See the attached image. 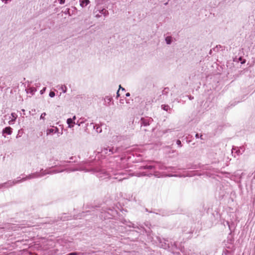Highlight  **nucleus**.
<instances>
[{
  "instance_id": "obj_1",
  "label": "nucleus",
  "mask_w": 255,
  "mask_h": 255,
  "mask_svg": "<svg viewBox=\"0 0 255 255\" xmlns=\"http://www.w3.org/2000/svg\"><path fill=\"white\" fill-rule=\"evenodd\" d=\"M58 131V128L56 127H53L51 128L48 129L46 131L47 134L55 133Z\"/></svg>"
},
{
  "instance_id": "obj_2",
  "label": "nucleus",
  "mask_w": 255,
  "mask_h": 255,
  "mask_svg": "<svg viewBox=\"0 0 255 255\" xmlns=\"http://www.w3.org/2000/svg\"><path fill=\"white\" fill-rule=\"evenodd\" d=\"M90 3L89 0H82L80 1V5L83 7Z\"/></svg>"
},
{
  "instance_id": "obj_3",
  "label": "nucleus",
  "mask_w": 255,
  "mask_h": 255,
  "mask_svg": "<svg viewBox=\"0 0 255 255\" xmlns=\"http://www.w3.org/2000/svg\"><path fill=\"white\" fill-rule=\"evenodd\" d=\"M3 132L10 134L11 133V128L10 127H6L3 129Z\"/></svg>"
},
{
  "instance_id": "obj_4",
  "label": "nucleus",
  "mask_w": 255,
  "mask_h": 255,
  "mask_svg": "<svg viewBox=\"0 0 255 255\" xmlns=\"http://www.w3.org/2000/svg\"><path fill=\"white\" fill-rule=\"evenodd\" d=\"M165 40L166 41V43L167 44H170L171 42V37L170 36H168L165 39Z\"/></svg>"
},
{
  "instance_id": "obj_5",
  "label": "nucleus",
  "mask_w": 255,
  "mask_h": 255,
  "mask_svg": "<svg viewBox=\"0 0 255 255\" xmlns=\"http://www.w3.org/2000/svg\"><path fill=\"white\" fill-rule=\"evenodd\" d=\"M67 123L69 125L73 124V120L72 119H68L67 120Z\"/></svg>"
},
{
  "instance_id": "obj_6",
  "label": "nucleus",
  "mask_w": 255,
  "mask_h": 255,
  "mask_svg": "<svg viewBox=\"0 0 255 255\" xmlns=\"http://www.w3.org/2000/svg\"><path fill=\"white\" fill-rule=\"evenodd\" d=\"M55 94V93L53 91H51L49 93V96L51 98L54 97Z\"/></svg>"
},
{
  "instance_id": "obj_7",
  "label": "nucleus",
  "mask_w": 255,
  "mask_h": 255,
  "mask_svg": "<svg viewBox=\"0 0 255 255\" xmlns=\"http://www.w3.org/2000/svg\"><path fill=\"white\" fill-rule=\"evenodd\" d=\"M46 116V113H43L41 114V116H40V118L41 119H44L45 116Z\"/></svg>"
},
{
  "instance_id": "obj_8",
  "label": "nucleus",
  "mask_w": 255,
  "mask_h": 255,
  "mask_svg": "<svg viewBox=\"0 0 255 255\" xmlns=\"http://www.w3.org/2000/svg\"><path fill=\"white\" fill-rule=\"evenodd\" d=\"M11 116L14 118L13 121H14L16 119L15 114V113H12Z\"/></svg>"
},
{
  "instance_id": "obj_9",
  "label": "nucleus",
  "mask_w": 255,
  "mask_h": 255,
  "mask_svg": "<svg viewBox=\"0 0 255 255\" xmlns=\"http://www.w3.org/2000/svg\"><path fill=\"white\" fill-rule=\"evenodd\" d=\"M120 91V90H122V91H125V89L122 87L121 85H120V87H119V89Z\"/></svg>"
},
{
  "instance_id": "obj_10",
  "label": "nucleus",
  "mask_w": 255,
  "mask_h": 255,
  "mask_svg": "<svg viewBox=\"0 0 255 255\" xmlns=\"http://www.w3.org/2000/svg\"><path fill=\"white\" fill-rule=\"evenodd\" d=\"M177 144L179 145V146H181V141L180 140H178L177 141Z\"/></svg>"
},
{
  "instance_id": "obj_11",
  "label": "nucleus",
  "mask_w": 255,
  "mask_h": 255,
  "mask_svg": "<svg viewBox=\"0 0 255 255\" xmlns=\"http://www.w3.org/2000/svg\"><path fill=\"white\" fill-rule=\"evenodd\" d=\"M65 1V0H60V3L63 4Z\"/></svg>"
},
{
  "instance_id": "obj_12",
  "label": "nucleus",
  "mask_w": 255,
  "mask_h": 255,
  "mask_svg": "<svg viewBox=\"0 0 255 255\" xmlns=\"http://www.w3.org/2000/svg\"><path fill=\"white\" fill-rule=\"evenodd\" d=\"M77 254L76 253H71L68 254V255H76Z\"/></svg>"
},
{
  "instance_id": "obj_13",
  "label": "nucleus",
  "mask_w": 255,
  "mask_h": 255,
  "mask_svg": "<svg viewBox=\"0 0 255 255\" xmlns=\"http://www.w3.org/2000/svg\"><path fill=\"white\" fill-rule=\"evenodd\" d=\"M120 91L119 90L118 91L117 93V97H119L120 96V94H119Z\"/></svg>"
},
{
  "instance_id": "obj_14",
  "label": "nucleus",
  "mask_w": 255,
  "mask_h": 255,
  "mask_svg": "<svg viewBox=\"0 0 255 255\" xmlns=\"http://www.w3.org/2000/svg\"><path fill=\"white\" fill-rule=\"evenodd\" d=\"M126 96L127 97H128V96H130V94H129V93H127L126 94Z\"/></svg>"
},
{
  "instance_id": "obj_15",
  "label": "nucleus",
  "mask_w": 255,
  "mask_h": 255,
  "mask_svg": "<svg viewBox=\"0 0 255 255\" xmlns=\"http://www.w3.org/2000/svg\"><path fill=\"white\" fill-rule=\"evenodd\" d=\"M166 106H165L164 108V110L167 111V108L166 109Z\"/></svg>"
},
{
  "instance_id": "obj_16",
  "label": "nucleus",
  "mask_w": 255,
  "mask_h": 255,
  "mask_svg": "<svg viewBox=\"0 0 255 255\" xmlns=\"http://www.w3.org/2000/svg\"><path fill=\"white\" fill-rule=\"evenodd\" d=\"M166 106H165L164 108V110L167 111V108L166 109Z\"/></svg>"
},
{
  "instance_id": "obj_17",
  "label": "nucleus",
  "mask_w": 255,
  "mask_h": 255,
  "mask_svg": "<svg viewBox=\"0 0 255 255\" xmlns=\"http://www.w3.org/2000/svg\"><path fill=\"white\" fill-rule=\"evenodd\" d=\"M75 119H76V117H75V116H74V117H73V119H74V120H75Z\"/></svg>"
}]
</instances>
